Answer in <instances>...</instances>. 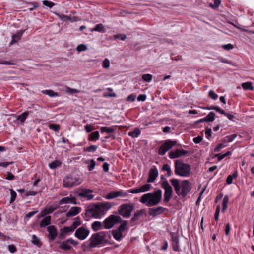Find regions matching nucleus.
I'll use <instances>...</instances> for the list:
<instances>
[{
	"label": "nucleus",
	"instance_id": "60",
	"mask_svg": "<svg viewBox=\"0 0 254 254\" xmlns=\"http://www.w3.org/2000/svg\"><path fill=\"white\" fill-rule=\"evenodd\" d=\"M102 66L104 68H108L110 66V61L108 59L106 58L103 62Z\"/></svg>",
	"mask_w": 254,
	"mask_h": 254
},
{
	"label": "nucleus",
	"instance_id": "37",
	"mask_svg": "<svg viewBox=\"0 0 254 254\" xmlns=\"http://www.w3.org/2000/svg\"><path fill=\"white\" fill-rule=\"evenodd\" d=\"M162 171H166L168 176H171L172 175V171L170 166L168 164H164L162 168Z\"/></svg>",
	"mask_w": 254,
	"mask_h": 254
},
{
	"label": "nucleus",
	"instance_id": "22",
	"mask_svg": "<svg viewBox=\"0 0 254 254\" xmlns=\"http://www.w3.org/2000/svg\"><path fill=\"white\" fill-rule=\"evenodd\" d=\"M51 222V216H47L45 217L40 222L39 226L41 228H45L50 225Z\"/></svg>",
	"mask_w": 254,
	"mask_h": 254
},
{
	"label": "nucleus",
	"instance_id": "21",
	"mask_svg": "<svg viewBox=\"0 0 254 254\" xmlns=\"http://www.w3.org/2000/svg\"><path fill=\"white\" fill-rule=\"evenodd\" d=\"M81 208L79 207H72L69 211L66 213V216L68 217L77 215L81 211Z\"/></svg>",
	"mask_w": 254,
	"mask_h": 254
},
{
	"label": "nucleus",
	"instance_id": "36",
	"mask_svg": "<svg viewBox=\"0 0 254 254\" xmlns=\"http://www.w3.org/2000/svg\"><path fill=\"white\" fill-rule=\"evenodd\" d=\"M237 137V135L236 134H233L230 135H228L225 136L223 139L224 143H228L231 142L233 141L235 138Z\"/></svg>",
	"mask_w": 254,
	"mask_h": 254
},
{
	"label": "nucleus",
	"instance_id": "43",
	"mask_svg": "<svg viewBox=\"0 0 254 254\" xmlns=\"http://www.w3.org/2000/svg\"><path fill=\"white\" fill-rule=\"evenodd\" d=\"M229 200V197L228 196H225L223 198V202H222V206H223L222 211L223 212H224L225 211V210H226V209L227 208V204L228 203Z\"/></svg>",
	"mask_w": 254,
	"mask_h": 254
},
{
	"label": "nucleus",
	"instance_id": "18",
	"mask_svg": "<svg viewBox=\"0 0 254 254\" xmlns=\"http://www.w3.org/2000/svg\"><path fill=\"white\" fill-rule=\"evenodd\" d=\"M98 214L96 213V209L94 205L89 206L86 210L85 215L86 217L89 218L95 217L98 218Z\"/></svg>",
	"mask_w": 254,
	"mask_h": 254
},
{
	"label": "nucleus",
	"instance_id": "10",
	"mask_svg": "<svg viewBox=\"0 0 254 254\" xmlns=\"http://www.w3.org/2000/svg\"><path fill=\"white\" fill-rule=\"evenodd\" d=\"M90 231L84 226H81L77 229L75 232V236L80 240H85L89 235Z\"/></svg>",
	"mask_w": 254,
	"mask_h": 254
},
{
	"label": "nucleus",
	"instance_id": "41",
	"mask_svg": "<svg viewBox=\"0 0 254 254\" xmlns=\"http://www.w3.org/2000/svg\"><path fill=\"white\" fill-rule=\"evenodd\" d=\"M86 163H90V164L88 166V169L89 171H92L94 169L96 165V162L93 159H91V160H87L86 161Z\"/></svg>",
	"mask_w": 254,
	"mask_h": 254
},
{
	"label": "nucleus",
	"instance_id": "28",
	"mask_svg": "<svg viewBox=\"0 0 254 254\" xmlns=\"http://www.w3.org/2000/svg\"><path fill=\"white\" fill-rule=\"evenodd\" d=\"M91 227L94 231H97L102 228V224L101 222L96 221L92 224Z\"/></svg>",
	"mask_w": 254,
	"mask_h": 254
},
{
	"label": "nucleus",
	"instance_id": "32",
	"mask_svg": "<svg viewBox=\"0 0 254 254\" xmlns=\"http://www.w3.org/2000/svg\"><path fill=\"white\" fill-rule=\"evenodd\" d=\"M238 176V173L236 171L232 174L228 175L226 179V183L230 185L232 183L233 179L236 178Z\"/></svg>",
	"mask_w": 254,
	"mask_h": 254
},
{
	"label": "nucleus",
	"instance_id": "20",
	"mask_svg": "<svg viewBox=\"0 0 254 254\" xmlns=\"http://www.w3.org/2000/svg\"><path fill=\"white\" fill-rule=\"evenodd\" d=\"M56 209L57 207H50L49 208H45L41 211L38 217V218L46 217L47 215L52 213Z\"/></svg>",
	"mask_w": 254,
	"mask_h": 254
},
{
	"label": "nucleus",
	"instance_id": "8",
	"mask_svg": "<svg viewBox=\"0 0 254 254\" xmlns=\"http://www.w3.org/2000/svg\"><path fill=\"white\" fill-rule=\"evenodd\" d=\"M81 183V181L79 178L69 175L65 177L63 180V186L66 188H71L78 185Z\"/></svg>",
	"mask_w": 254,
	"mask_h": 254
},
{
	"label": "nucleus",
	"instance_id": "48",
	"mask_svg": "<svg viewBox=\"0 0 254 254\" xmlns=\"http://www.w3.org/2000/svg\"><path fill=\"white\" fill-rule=\"evenodd\" d=\"M142 79L145 82H150L152 79V75L150 74H144L142 75Z\"/></svg>",
	"mask_w": 254,
	"mask_h": 254
},
{
	"label": "nucleus",
	"instance_id": "2",
	"mask_svg": "<svg viewBox=\"0 0 254 254\" xmlns=\"http://www.w3.org/2000/svg\"><path fill=\"white\" fill-rule=\"evenodd\" d=\"M162 197V191L158 189L154 192L145 193L142 195L139 199L140 203L147 207H152L158 205Z\"/></svg>",
	"mask_w": 254,
	"mask_h": 254
},
{
	"label": "nucleus",
	"instance_id": "49",
	"mask_svg": "<svg viewBox=\"0 0 254 254\" xmlns=\"http://www.w3.org/2000/svg\"><path fill=\"white\" fill-rule=\"evenodd\" d=\"M50 129L58 132L60 129V126L59 124H51L49 125Z\"/></svg>",
	"mask_w": 254,
	"mask_h": 254
},
{
	"label": "nucleus",
	"instance_id": "39",
	"mask_svg": "<svg viewBox=\"0 0 254 254\" xmlns=\"http://www.w3.org/2000/svg\"><path fill=\"white\" fill-rule=\"evenodd\" d=\"M44 94L47 95L50 97H55L58 96V94L57 92H55L52 90H45L42 91Z\"/></svg>",
	"mask_w": 254,
	"mask_h": 254
},
{
	"label": "nucleus",
	"instance_id": "17",
	"mask_svg": "<svg viewBox=\"0 0 254 254\" xmlns=\"http://www.w3.org/2000/svg\"><path fill=\"white\" fill-rule=\"evenodd\" d=\"M187 153L188 151L186 150L176 149L174 151L170 152L169 154V157L171 159L177 158L185 155Z\"/></svg>",
	"mask_w": 254,
	"mask_h": 254
},
{
	"label": "nucleus",
	"instance_id": "11",
	"mask_svg": "<svg viewBox=\"0 0 254 254\" xmlns=\"http://www.w3.org/2000/svg\"><path fill=\"white\" fill-rule=\"evenodd\" d=\"M176 143L177 142L176 141H172L170 140H167L159 148V154L161 155H165L167 151L170 150L173 146L176 145Z\"/></svg>",
	"mask_w": 254,
	"mask_h": 254
},
{
	"label": "nucleus",
	"instance_id": "52",
	"mask_svg": "<svg viewBox=\"0 0 254 254\" xmlns=\"http://www.w3.org/2000/svg\"><path fill=\"white\" fill-rule=\"evenodd\" d=\"M0 64L3 65H16L17 64L13 60L10 61H2L0 62Z\"/></svg>",
	"mask_w": 254,
	"mask_h": 254
},
{
	"label": "nucleus",
	"instance_id": "14",
	"mask_svg": "<svg viewBox=\"0 0 254 254\" xmlns=\"http://www.w3.org/2000/svg\"><path fill=\"white\" fill-rule=\"evenodd\" d=\"M47 230L49 233L48 238L49 240L53 241L55 239L58 235V231L54 225H49L47 227Z\"/></svg>",
	"mask_w": 254,
	"mask_h": 254
},
{
	"label": "nucleus",
	"instance_id": "7",
	"mask_svg": "<svg viewBox=\"0 0 254 254\" xmlns=\"http://www.w3.org/2000/svg\"><path fill=\"white\" fill-rule=\"evenodd\" d=\"M96 213L98 214V218H100L102 215H104L107 210L110 209L112 207V204L109 202H106L104 203H100L94 205Z\"/></svg>",
	"mask_w": 254,
	"mask_h": 254
},
{
	"label": "nucleus",
	"instance_id": "13",
	"mask_svg": "<svg viewBox=\"0 0 254 254\" xmlns=\"http://www.w3.org/2000/svg\"><path fill=\"white\" fill-rule=\"evenodd\" d=\"M127 196V194L126 192L122 190H120L117 191H112L108 193L107 195H106L105 198L106 199L110 200L116 198L119 196L126 197Z\"/></svg>",
	"mask_w": 254,
	"mask_h": 254
},
{
	"label": "nucleus",
	"instance_id": "46",
	"mask_svg": "<svg viewBox=\"0 0 254 254\" xmlns=\"http://www.w3.org/2000/svg\"><path fill=\"white\" fill-rule=\"evenodd\" d=\"M101 132H106L107 133H111L114 131L113 128L108 127H102L100 129Z\"/></svg>",
	"mask_w": 254,
	"mask_h": 254
},
{
	"label": "nucleus",
	"instance_id": "55",
	"mask_svg": "<svg viewBox=\"0 0 254 254\" xmlns=\"http://www.w3.org/2000/svg\"><path fill=\"white\" fill-rule=\"evenodd\" d=\"M221 111L222 112H220V114H223L225 116L227 117L230 120L233 121L234 116L233 115L225 112L222 109H221Z\"/></svg>",
	"mask_w": 254,
	"mask_h": 254
},
{
	"label": "nucleus",
	"instance_id": "1",
	"mask_svg": "<svg viewBox=\"0 0 254 254\" xmlns=\"http://www.w3.org/2000/svg\"><path fill=\"white\" fill-rule=\"evenodd\" d=\"M170 182L174 187L176 193L179 196L185 198L190 191L192 189V184L188 180H182L180 183L179 180L172 179Z\"/></svg>",
	"mask_w": 254,
	"mask_h": 254
},
{
	"label": "nucleus",
	"instance_id": "34",
	"mask_svg": "<svg viewBox=\"0 0 254 254\" xmlns=\"http://www.w3.org/2000/svg\"><path fill=\"white\" fill-rule=\"evenodd\" d=\"M28 115H29V113L28 111L24 112L21 115H18L17 116L16 119L17 120H19L21 123H23L25 122V121L27 119Z\"/></svg>",
	"mask_w": 254,
	"mask_h": 254
},
{
	"label": "nucleus",
	"instance_id": "3",
	"mask_svg": "<svg viewBox=\"0 0 254 254\" xmlns=\"http://www.w3.org/2000/svg\"><path fill=\"white\" fill-rule=\"evenodd\" d=\"M111 238V235L109 232L101 231L94 233L89 240V246L94 248L100 244L108 243Z\"/></svg>",
	"mask_w": 254,
	"mask_h": 254
},
{
	"label": "nucleus",
	"instance_id": "5",
	"mask_svg": "<svg viewBox=\"0 0 254 254\" xmlns=\"http://www.w3.org/2000/svg\"><path fill=\"white\" fill-rule=\"evenodd\" d=\"M122 219L120 216L111 215L106 218L103 222L104 228L109 229L112 228L116 224L121 222Z\"/></svg>",
	"mask_w": 254,
	"mask_h": 254
},
{
	"label": "nucleus",
	"instance_id": "44",
	"mask_svg": "<svg viewBox=\"0 0 254 254\" xmlns=\"http://www.w3.org/2000/svg\"><path fill=\"white\" fill-rule=\"evenodd\" d=\"M32 243L37 245L38 247H40L41 246V243L40 242V239L38 238L35 235H33L32 236Z\"/></svg>",
	"mask_w": 254,
	"mask_h": 254
},
{
	"label": "nucleus",
	"instance_id": "51",
	"mask_svg": "<svg viewBox=\"0 0 254 254\" xmlns=\"http://www.w3.org/2000/svg\"><path fill=\"white\" fill-rule=\"evenodd\" d=\"M215 114L214 112H210L205 117L207 120V122H212L215 119Z\"/></svg>",
	"mask_w": 254,
	"mask_h": 254
},
{
	"label": "nucleus",
	"instance_id": "59",
	"mask_svg": "<svg viewBox=\"0 0 254 254\" xmlns=\"http://www.w3.org/2000/svg\"><path fill=\"white\" fill-rule=\"evenodd\" d=\"M8 249L11 253H14L17 251V248L13 244L9 245L8 246Z\"/></svg>",
	"mask_w": 254,
	"mask_h": 254
},
{
	"label": "nucleus",
	"instance_id": "26",
	"mask_svg": "<svg viewBox=\"0 0 254 254\" xmlns=\"http://www.w3.org/2000/svg\"><path fill=\"white\" fill-rule=\"evenodd\" d=\"M144 213V211L143 209L140 210H137L134 214V216L130 219L131 222H134L137 221L139 217L142 216Z\"/></svg>",
	"mask_w": 254,
	"mask_h": 254
},
{
	"label": "nucleus",
	"instance_id": "38",
	"mask_svg": "<svg viewBox=\"0 0 254 254\" xmlns=\"http://www.w3.org/2000/svg\"><path fill=\"white\" fill-rule=\"evenodd\" d=\"M107 90L110 92V93H104L103 94V97H116V94L113 92V89L111 88H108L106 89Z\"/></svg>",
	"mask_w": 254,
	"mask_h": 254
},
{
	"label": "nucleus",
	"instance_id": "6",
	"mask_svg": "<svg viewBox=\"0 0 254 254\" xmlns=\"http://www.w3.org/2000/svg\"><path fill=\"white\" fill-rule=\"evenodd\" d=\"M134 209V205L133 204H124L119 207L118 212L123 217L129 218Z\"/></svg>",
	"mask_w": 254,
	"mask_h": 254
},
{
	"label": "nucleus",
	"instance_id": "45",
	"mask_svg": "<svg viewBox=\"0 0 254 254\" xmlns=\"http://www.w3.org/2000/svg\"><path fill=\"white\" fill-rule=\"evenodd\" d=\"M81 224L80 218L77 217L74 219V222L72 223L71 227L75 230L76 228Z\"/></svg>",
	"mask_w": 254,
	"mask_h": 254
},
{
	"label": "nucleus",
	"instance_id": "58",
	"mask_svg": "<svg viewBox=\"0 0 254 254\" xmlns=\"http://www.w3.org/2000/svg\"><path fill=\"white\" fill-rule=\"evenodd\" d=\"M76 49L78 52L84 51L87 49V47L84 44H80L77 47Z\"/></svg>",
	"mask_w": 254,
	"mask_h": 254
},
{
	"label": "nucleus",
	"instance_id": "42",
	"mask_svg": "<svg viewBox=\"0 0 254 254\" xmlns=\"http://www.w3.org/2000/svg\"><path fill=\"white\" fill-rule=\"evenodd\" d=\"M242 88L245 90H249L251 91L253 90L254 87L250 82H245L242 84Z\"/></svg>",
	"mask_w": 254,
	"mask_h": 254
},
{
	"label": "nucleus",
	"instance_id": "54",
	"mask_svg": "<svg viewBox=\"0 0 254 254\" xmlns=\"http://www.w3.org/2000/svg\"><path fill=\"white\" fill-rule=\"evenodd\" d=\"M205 109H207V110H214L216 112H219V113L220 112H222L221 109L219 107L215 106H213V105L206 107Z\"/></svg>",
	"mask_w": 254,
	"mask_h": 254
},
{
	"label": "nucleus",
	"instance_id": "23",
	"mask_svg": "<svg viewBox=\"0 0 254 254\" xmlns=\"http://www.w3.org/2000/svg\"><path fill=\"white\" fill-rule=\"evenodd\" d=\"M74 231L73 228L71 227H64L61 229V232L60 234V237L61 239H63L65 237V234L70 232H72Z\"/></svg>",
	"mask_w": 254,
	"mask_h": 254
},
{
	"label": "nucleus",
	"instance_id": "4",
	"mask_svg": "<svg viewBox=\"0 0 254 254\" xmlns=\"http://www.w3.org/2000/svg\"><path fill=\"white\" fill-rule=\"evenodd\" d=\"M175 173L181 177H188L191 175V166L185 163L181 160H176L175 162Z\"/></svg>",
	"mask_w": 254,
	"mask_h": 254
},
{
	"label": "nucleus",
	"instance_id": "27",
	"mask_svg": "<svg viewBox=\"0 0 254 254\" xmlns=\"http://www.w3.org/2000/svg\"><path fill=\"white\" fill-rule=\"evenodd\" d=\"M59 248L65 251H69L71 249L72 247L69 245V242H67V240H66L61 243Z\"/></svg>",
	"mask_w": 254,
	"mask_h": 254
},
{
	"label": "nucleus",
	"instance_id": "56",
	"mask_svg": "<svg viewBox=\"0 0 254 254\" xmlns=\"http://www.w3.org/2000/svg\"><path fill=\"white\" fill-rule=\"evenodd\" d=\"M114 37L115 39H120L122 41L125 40L127 38V36L126 35L122 34L115 35L114 36Z\"/></svg>",
	"mask_w": 254,
	"mask_h": 254
},
{
	"label": "nucleus",
	"instance_id": "15",
	"mask_svg": "<svg viewBox=\"0 0 254 254\" xmlns=\"http://www.w3.org/2000/svg\"><path fill=\"white\" fill-rule=\"evenodd\" d=\"M158 176V171L157 168L154 166L153 168H152L149 172V177L147 178V182L148 183L149 182H153L156 179V178Z\"/></svg>",
	"mask_w": 254,
	"mask_h": 254
},
{
	"label": "nucleus",
	"instance_id": "9",
	"mask_svg": "<svg viewBox=\"0 0 254 254\" xmlns=\"http://www.w3.org/2000/svg\"><path fill=\"white\" fill-rule=\"evenodd\" d=\"M161 186L165 190L164 202L167 203L172 196L173 190L172 187L167 181H163Z\"/></svg>",
	"mask_w": 254,
	"mask_h": 254
},
{
	"label": "nucleus",
	"instance_id": "57",
	"mask_svg": "<svg viewBox=\"0 0 254 254\" xmlns=\"http://www.w3.org/2000/svg\"><path fill=\"white\" fill-rule=\"evenodd\" d=\"M43 4L44 5L46 6L49 8H52L55 5V4L53 2L46 0L43 1Z\"/></svg>",
	"mask_w": 254,
	"mask_h": 254
},
{
	"label": "nucleus",
	"instance_id": "33",
	"mask_svg": "<svg viewBox=\"0 0 254 254\" xmlns=\"http://www.w3.org/2000/svg\"><path fill=\"white\" fill-rule=\"evenodd\" d=\"M99 133L98 131L92 132L89 135L88 139L90 141H96L99 138Z\"/></svg>",
	"mask_w": 254,
	"mask_h": 254
},
{
	"label": "nucleus",
	"instance_id": "25",
	"mask_svg": "<svg viewBox=\"0 0 254 254\" xmlns=\"http://www.w3.org/2000/svg\"><path fill=\"white\" fill-rule=\"evenodd\" d=\"M172 245L174 251H178L179 250V239L177 237H172Z\"/></svg>",
	"mask_w": 254,
	"mask_h": 254
},
{
	"label": "nucleus",
	"instance_id": "64",
	"mask_svg": "<svg viewBox=\"0 0 254 254\" xmlns=\"http://www.w3.org/2000/svg\"><path fill=\"white\" fill-rule=\"evenodd\" d=\"M222 47L226 50H229L232 49L234 48V46L231 44H227L225 45H223Z\"/></svg>",
	"mask_w": 254,
	"mask_h": 254
},
{
	"label": "nucleus",
	"instance_id": "35",
	"mask_svg": "<svg viewBox=\"0 0 254 254\" xmlns=\"http://www.w3.org/2000/svg\"><path fill=\"white\" fill-rule=\"evenodd\" d=\"M141 134V131L139 128H136L133 131H130L128 133V135L132 138L137 137Z\"/></svg>",
	"mask_w": 254,
	"mask_h": 254
},
{
	"label": "nucleus",
	"instance_id": "24",
	"mask_svg": "<svg viewBox=\"0 0 254 254\" xmlns=\"http://www.w3.org/2000/svg\"><path fill=\"white\" fill-rule=\"evenodd\" d=\"M24 30H20L18 31L16 34L13 35L12 36V40L10 44H13L14 43H16L17 41H18L21 37L23 35Z\"/></svg>",
	"mask_w": 254,
	"mask_h": 254
},
{
	"label": "nucleus",
	"instance_id": "47",
	"mask_svg": "<svg viewBox=\"0 0 254 254\" xmlns=\"http://www.w3.org/2000/svg\"><path fill=\"white\" fill-rule=\"evenodd\" d=\"M65 91L69 94H73L74 93H78L80 92V91L78 90L71 88L68 87H66Z\"/></svg>",
	"mask_w": 254,
	"mask_h": 254
},
{
	"label": "nucleus",
	"instance_id": "61",
	"mask_svg": "<svg viewBox=\"0 0 254 254\" xmlns=\"http://www.w3.org/2000/svg\"><path fill=\"white\" fill-rule=\"evenodd\" d=\"M126 226H127L126 221H125L119 226V227L117 230H118L119 231L123 233L125 230Z\"/></svg>",
	"mask_w": 254,
	"mask_h": 254
},
{
	"label": "nucleus",
	"instance_id": "30",
	"mask_svg": "<svg viewBox=\"0 0 254 254\" xmlns=\"http://www.w3.org/2000/svg\"><path fill=\"white\" fill-rule=\"evenodd\" d=\"M112 234L114 239L117 241L121 240L123 236V233L117 230H113Z\"/></svg>",
	"mask_w": 254,
	"mask_h": 254
},
{
	"label": "nucleus",
	"instance_id": "53",
	"mask_svg": "<svg viewBox=\"0 0 254 254\" xmlns=\"http://www.w3.org/2000/svg\"><path fill=\"white\" fill-rule=\"evenodd\" d=\"M97 146L96 145H91L84 149L85 151L89 152H94L96 151Z\"/></svg>",
	"mask_w": 254,
	"mask_h": 254
},
{
	"label": "nucleus",
	"instance_id": "16",
	"mask_svg": "<svg viewBox=\"0 0 254 254\" xmlns=\"http://www.w3.org/2000/svg\"><path fill=\"white\" fill-rule=\"evenodd\" d=\"M166 210V208L161 206L149 209V214L153 217L163 213Z\"/></svg>",
	"mask_w": 254,
	"mask_h": 254
},
{
	"label": "nucleus",
	"instance_id": "62",
	"mask_svg": "<svg viewBox=\"0 0 254 254\" xmlns=\"http://www.w3.org/2000/svg\"><path fill=\"white\" fill-rule=\"evenodd\" d=\"M209 96L213 100H216L218 98V95L216 94L213 90H210L209 91Z\"/></svg>",
	"mask_w": 254,
	"mask_h": 254
},
{
	"label": "nucleus",
	"instance_id": "40",
	"mask_svg": "<svg viewBox=\"0 0 254 254\" xmlns=\"http://www.w3.org/2000/svg\"><path fill=\"white\" fill-rule=\"evenodd\" d=\"M62 165L61 162L59 160H55L49 164V166L51 169H54L57 167L60 166Z\"/></svg>",
	"mask_w": 254,
	"mask_h": 254
},
{
	"label": "nucleus",
	"instance_id": "31",
	"mask_svg": "<svg viewBox=\"0 0 254 254\" xmlns=\"http://www.w3.org/2000/svg\"><path fill=\"white\" fill-rule=\"evenodd\" d=\"M91 31H98L99 32H104L105 31V28L104 26L102 24H96L95 27L91 30Z\"/></svg>",
	"mask_w": 254,
	"mask_h": 254
},
{
	"label": "nucleus",
	"instance_id": "63",
	"mask_svg": "<svg viewBox=\"0 0 254 254\" xmlns=\"http://www.w3.org/2000/svg\"><path fill=\"white\" fill-rule=\"evenodd\" d=\"M220 210V206L219 205L217 206L216 207L214 219L216 221H218L219 219V212Z\"/></svg>",
	"mask_w": 254,
	"mask_h": 254
},
{
	"label": "nucleus",
	"instance_id": "19",
	"mask_svg": "<svg viewBox=\"0 0 254 254\" xmlns=\"http://www.w3.org/2000/svg\"><path fill=\"white\" fill-rule=\"evenodd\" d=\"M71 203L73 204H76V199L74 196L70 195L69 196L64 197L61 199L59 202V205H62L64 204Z\"/></svg>",
	"mask_w": 254,
	"mask_h": 254
},
{
	"label": "nucleus",
	"instance_id": "50",
	"mask_svg": "<svg viewBox=\"0 0 254 254\" xmlns=\"http://www.w3.org/2000/svg\"><path fill=\"white\" fill-rule=\"evenodd\" d=\"M10 191L11 195L10 203H12L15 200L17 194L12 189L10 190Z\"/></svg>",
	"mask_w": 254,
	"mask_h": 254
},
{
	"label": "nucleus",
	"instance_id": "29",
	"mask_svg": "<svg viewBox=\"0 0 254 254\" xmlns=\"http://www.w3.org/2000/svg\"><path fill=\"white\" fill-rule=\"evenodd\" d=\"M151 188V185L150 184H145L139 188L140 193L148 191Z\"/></svg>",
	"mask_w": 254,
	"mask_h": 254
},
{
	"label": "nucleus",
	"instance_id": "12",
	"mask_svg": "<svg viewBox=\"0 0 254 254\" xmlns=\"http://www.w3.org/2000/svg\"><path fill=\"white\" fill-rule=\"evenodd\" d=\"M93 192V190L91 189H82L79 191L78 195L81 198H86L87 200H90L94 197V195L91 194Z\"/></svg>",
	"mask_w": 254,
	"mask_h": 254
}]
</instances>
